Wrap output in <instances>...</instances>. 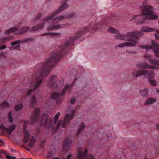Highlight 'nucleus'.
I'll return each mask as SVG.
<instances>
[{"label":"nucleus","mask_w":159,"mask_h":159,"mask_svg":"<svg viewBox=\"0 0 159 159\" xmlns=\"http://www.w3.org/2000/svg\"><path fill=\"white\" fill-rule=\"evenodd\" d=\"M8 119L10 122H12L13 121V118L11 115V112L10 111L8 114Z\"/></svg>","instance_id":"c9c22d12"},{"label":"nucleus","mask_w":159,"mask_h":159,"mask_svg":"<svg viewBox=\"0 0 159 159\" xmlns=\"http://www.w3.org/2000/svg\"><path fill=\"white\" fill-rule=\"evenodd\" d=\"M18 30V29L16 27H14L12 28H11L10 29L8 30H7L5 32V33L6 34H10L11 33L14 32L16 31H17Z\"/></svg>","instance_id":"b1692460"},{"label":"nucleus","mask_w":159,"mask_h":159,"mask_svg":"<svg viewBox=\"0 0 159 159\" xmlns=\"http://www.w3.org/2000/svg\"><path fill=\"white\" fill-rule=\"evenodd\" d=\"M76 99L75 98H71L70 101V103L71 104H73L75 103L76 101Z\"/></svg>","instance_id":"c03bdc74"},{"label":"nucleus","mask_w":159,"mask_h":159,"mask_svg":"<svg viewBox=\"0 0 159 159\" xmlns=\"http://www.w3.org/2000/svg\"><path fill=\"white\" fill-rule=\"evenodd\" d=\"M140 92L142 96H146L148 95V89L146 88L141 90Z\"/></svg>","instance_id":"a878e982"},{"label":"nucleus","mask_w":159,"mask_h":159,"mask_svg":"<svg viewBox=\"0 0 159 159\" xmlns=\"http://www.w3.org/2000/svg\"><path fill=\"white\" fill-rule=\"evenodd\" d=\"M64 25H53L52 26V27L49 28L48 30H52L55 29H59L61 28L62 27V26Z\"/></svg>","instance_id":"cd10ccee"},{"label":"nucleus","mask_w":159,"mask_h":159,"mask_svg":"<svg viewBox=\"0 0 159 159\" xmlns=\"http://www.w3.org/2000/svg\"><path fill=\"white\" fill-rule=\"evenodd\" d=\"M11 39L10 36L5 37L0 39V44H3L6 43Z\"/></svg>","instance_id":"aec40b11"},{"label":"nucleus","mask_w":159,"mask_h":159,"mask_svg":"<svg viewBox=\"0 0 159 159\" xmlns=\"http://www.w3.org/2000/svg\"><path fill=\"white\" fill-rule=\"evenodd\" d=\"M108 31L112 33H116L117 32L116 30L114 29L111 27H110L109 28Z\"/></svg>","instance_id":"58836bf2"},{"label":"nucleus","mask_w":159,"mask_h":159,"mask_svg":"<svg viewBox=\"0 0 159 159\" xmlns=\"http://www.w3.org/2000/svg\"><path fill=\"white\" fill-rule=\"evenodd\" d=\"M16 125H11L9 128H7L8 130H7V132L11 135V133L16 129Z\"/></svg>","instance_id":"5701e85b"},{"label":"nucleus","mask_w":159,"mask_h":159,"mask_svg":"<svg viewBox=\"0 0 159 159\" xmlns=\"http://www.w3.org/2000/svg\"><path fill=\"white\" fill-rule=\"evenodd\" d=\"M146 57H148V58H150V56H146Z\"/></svg>","instance_id":"0e129e2a"},{"label":"nucleus","mask_w":159,"mask_h":159,"mask_svg":"<svg viewBox=\"0 0 159 159\" xmlns=\"http://www.w3.org/2000/svg\"><path fill=\"white\" fill-rule=\"evenodd\" d=\"M7 47L5 45H2L0 46V50H2L6 48Z\"/></svg>","instance_id":"09e8293b"},{"label":"nucleus","mask_w":159,"mask_h":159,"mask_svg":"<svg viewBox=\"0 0 159 159\" xmlns=\"http://www.w3.org/2000/svg\"><path fill=\"white\" fill-rule=\"evenodd\" d=\"M88 159H93L94 157L92 155H89L88 156Z\"/></svg>","instance_id":"864d4df0"},{"label":"nucleus","mask_w":159,"mask_h":159,"mask_svg":"<svg viewBox=\"0 0 159 159\" xmlns=\"http://www.w3.org/2000/svg\"><path fill=\"white\" fill-rule=\"evenodd\" d=\"M9 106V104L8 103L6 102H3L1 104L0 107L2 108H3L5 107H7Z\"/></svg>","instance_id":"2f4dec72"},{"label":"nucleus","mask_w":159,"mask_h":159,"mask_svg":"<svg viewBox=\"0 0 159 159\" xmlns=\"http://www.w3.org/2000/svg\"><path fill=\"white\" fill-rule=\"evenodd\" d=\"M57 80L56 75H53L51 77L48 84L49 86H52L56 83Z\"/></svg>","instance_id":"ddd939ff"},{"label":"nucleus","mask_w":159,"mask_h":159,"mask_svg":"<svg viewBox=\"0 0 159 159\" xmlns=\"http://www.w3.org/2000/svg\"><path fill=\"white\" fill-rule=\"evenodd\" d=\"M51 97L52 98L56 100L58 104H60L62 101V97H60V94L57 93H52Z\"/></svg>","instance_id":"9d476101"},{"label":"nucleus","mask_w":159,"mask_h":159,"mask_svg":"<svg viewBox=\"0 0 159 159\" xmlns=\"http://www.w3.org/2000/svg\"><path fill=\"white\" fill-rule=\"evenodd\" d=\"M0 143H3V142L2 140H1L0 139Z\"/></svg>","instance_id":"e2e57ef3"},{"label":"nucleus","mask_w":159,"mask_h":159,"mask_svg":"<svg viewBox=\"0 0 159 159\" xmlns=\"http://www.w3.org/2000/svg\"><path fill=\"white\" fill-rule=\"evenodd\" d=\"M142 48L148 50L151 49L153 48V51L154 52L156 56L158 57H159V55H158L159 53V45L157 42L152 40V45L144 46Z\"/></svg>","instance_id":"20e7f679"},{"label":"nucleus","mask_w":159,"mask_h":159,"mask_svg":"<svg viewBox=\"0 0 159 159\" xmlns=\"http://www.w3.org/2000/svg\"><path fill=\"white\" fill-rule=\"evenodd\" d=\"M62 57V55L61 52L60 51L58 53H56L51 58H48L44 62L40 64V67L38 72L36 73L35 75L37 80H37L35 82V86L33 89H29L28 90L27 93L28 95H30L32 91L38 88L42 84L41 78L43 76L46 75L48 74L50 72V68L54 66L59 59Z\"/></svg>","instance_id":"f257e3e1"},{"label":"nucleus","mask_w":159,"mask_h":159,"mask_svg":"<svg viewBox=\"0 0 159 159\" xmlns=\"http://www.w3.org/2000/svg\"><path fill=\"white\" fill-rule=\"evenodd\" d=\"M44 23H42L33 27L32 28L31 31H36L39 30H41L44 27Z\"/></svg>","instance_id":"2eb2a0df"},{"label":"nucleus","mask_w":159,"mask_h":159,"mask_svg":"<svg viewBox=\"0 0 159 159\" xmlns=\"http://www.w3.org/2000/svg\"><path fill=\"white\" fill-rule=\"evenodd\" d=\"M149 61L150 62L151 64H154V65H158V62L157 60H155L153 59H151L150 58L148 59Z\"/></svg>","instance_id":"473e14b6"},{"label":"nucleus","mask_w":159,"mask_h":159,"mask_svg":"<svg viewBox=\"0 0 159 159\" xmlns=\"http://www.w3.org/2000/svg\"><path fill=\"white\" fill-rule=\"evenodd\" d=\"M65 1V2H67V1L68 0H64Z\"/></svg>","instance_id":"338daca9"},{"label":"nucleus","mask_w":159,"mask_h":159,"mask_svg":"<svg viewBox=\"0 0 159 159\" xmlns=\"http://www.w3.org/2000/svg\"><path fill=\"white\" fill-rule=\"evenodd\" d=\"M143 35V33L142 32L137 31L129 32L127 33V36L128 39V41H132L133 40H137L139 39L137 37H141Z\"/></svg>","instance_id":"0eeeda50"},{"label":"nucleus","mask_w":159,"mask_h":159,"mask_svg":"<svg viewBox=\"0 0 159 159\" xmlns=\"http://www.w3.org/2000/svg\"><path fill=\"white\" fill-rule=\"evenodd\" d=\"M155 98H147V100L145 103L146 105H149L151 104H153L156 101Z\"/></svg>","instance_id":"a211bd4d"},{"label":"nucleus","mask_w":159,"mask_h":159,"mask_svg":"<svg viewBox=\"0 0 159 159\" xmlns=\"http://www.w3.org/2000/svg\"><path fill=\"white\" fill-rule=\"evenodd\" d=\"M21 29V30L19 32V34H23L27 32L29 30V28L28 27H24L22 28Z\"/></svg>","instance_id":"4be33fe9"},{"label":"nucleus","mask_w":159,"mask_h":159,"mask_svg":"<svg viewBox=\"0 0 159 159\" xmlns=\"http://www.w3.org/2000/svg\"><path fill=\"white\" fill-rule=\"evenodd\" d=\"M23 105L22 104L17 105L15 107V109L16 111H18L21 109Z\"/></svg>","instance_id":"72a5a7b5"},{"label":"nucleus","mask_w":159,"mask_h":159,"mask_svg":"<svg viewBox=\"0 0 159 159\" xmlns=\"http://www.w3.org/2000/svg\"><path fill=\"white\" fill-rule=\"evenodd\" d=\"M137 66L139 69H154L155 68L154 66H149L147 63H140L137 64Z\"/></svg>","instance_id":"9b49d317"},{"label":"nucleus","mask_w":159,"mask_h":159,"mask_svg":"<svg viewBox=\"0 0 159 159\" xmlns=\"http://www.w3.org/2000/svg\"><path fill=\"white\" fill-rule=\"evenodd\" d=\"M130 42H126L119 44L118 46L115 47H122L125 46L127 47H134L136 46V43H139V42L138 40H133V41H129Z\"/></svg>","instance_id":"1a4fd4ad"},{"label":"nucleus","mask_w":159,"mask_h":159,"mask_svg":"<svg viewBox=\"0 0 159 159\" xmlns=\"http://www.w3.org/2000/svg\"><path fill=\"white\" fill-rule=\"evenodd\" d=\"M40 113V111L39 109L36 108L35 109L34 114L31 117V119L33 122L37 121L38 120Z\"/></svg>","instance_id":"f8f14e48"},{"label":"nucleus","mask_w":159,"mask_h":159,"mask_svg":"<svg viewBox=\"0 0 159 159\" xmlns=\"http://www.w3.org/2000/svg\"><path fill=\"white\" fill-rule=\"evenodd\" d=\"M60 116V113L58 112L55 115V116L54 119V123L56 124V122L57 120H58V118Z\"/></svg>","instance_id":"f704fd0d"},{"label":"nucleus","mask_w":159,"mask_h":159,"mask_svg":"<svg viewBox=\"0 0 159 159\" xmlns=\"http://www.w3.org/2000/svg\"><path fill=\"white\" fill-rule=\"evenodd\" d=\"M85 127V126L84 125L83 123H82L81 125L80 126V127L78 129V132L77 133V135H78L79 134V133L83 131V129Z\"/></svg>","instance_id":"c756f323"},{"label":"nucleus","mask_w":159,"mask_h":159,"mask_svg":"<svg viewBox=\"0 0 159 159\" xmlns=\"http://www.w3.org/2000/svg\"><path fill=\"white\" fill-rule=\"evenodd\" d=\"M20 159H24V158H20Z\"/></svg>","instance_id":"774afa93"},{"label":"nucleus","mask_w":159,"mask_h":159,"mask_svg":"<svg viewBox=\"0 0 159 159\" xmlns=\"http://www.w3.org/2000/svg\"><path fill=\"white\" fill-rule=\"evenodd\" d=\"M0 153H1H1H2L3 154H4V155H6L7 154V153L6 152H4V151H3V150H0Z\"/></svg>","instance_id":"6e6d98bb"},{"label":"nucleus","mask_w":159,"mask_h":159,"mask_svg":"<svg viewBox=\"0 0 159 159\" xmlns=\"http://www.w3.org/2000/svg\"><path fill=\"white\" fill-rule=\"evenodd\" d=\"M28 123V121H25L24 122V125H23V131H25L26 130H26V128L27 125V124Z\"/></svg>","instance_id":"a19ab883"},{"label":"nucleus","mask_w":159,"mask_h":159,"mask_svg":"<svg viewBox=\"0 0 159 159\" xmlns=\"http://www.w3.org/2000/svg\"><path fill=\"white\" fill-rule=\"evenodd\" d=\"M157 129L158 130L159 129V125L158 124L157 125Z\"/></svg>","instance_id":"052dcab7"},{"label":"nucleus","mask_w":159,"mask_h":159,"mask_svg":"<svg viewBox=\"0 0 159 159\" xmlns=\"http://www.w3.org/2000/svg\"><path fill=\"white\" fill-rule=\"evenodd\" d=\"M0 128L1 129H5V130L6 131L7 130H8V129L7 128H6L3 126V125H0Z\"/></svg>","instance_id":"3c124183"},{"label":"nucleus","mask_w":159,"mask_h":159,"mask_svg":"<svg viewBox=\"0 0 159 159\" xmlns=\"http://www.w3.org/2000/svg\"><path fill=\"white\" fill-rule=\"evenodd\" d=\"M35 143V139L33 136L31 137L30 139V142L29 144V146L30 148H33L34 147V143Z\"/></svg>","instance_id":"412c9836"},{"label":"nucleus","mask_w":159,"mask_h":159,"mask_svg":"<svg viewBox=\"0 0 159 159\" xmlns=\"http://www.w3.org/2000/svg\"><path fill=\"white\" fill-rule=\"evenodd\" d=\"M70 44V43L69 42H67L64 44L61 45V46L59 48V50H60L61 49V51H63L64 49L66 48L67 46L69 45Z\"/></svg>","instance_id":"bb28decb"},{"label":"nucleus","mask_w":159,"mask_h":159,"mask_svg":"<svg viewBox=\"0 0 159 159\" xmlns=\"http://www.w3.org/2000/svg\"><path fill=\"white\" fill-rule=\"evenodd\" d=\"M148 81L152 85L154 86L156 85V82L154 80H149Z\"/></svg>","instance_id":"e433bc0d"},{"label":"nucleus","mask_w":159,"mask_h":159,"mask_svg":"<svg viewBox=\"0 0 159 159\" xmlns=\"http://www.w3.org/2000/svg\"><path fill=\"white\" fill-rule=\"evenodd\" d=\"M20 43V41L19 40L15 41L11 43V46H14L16 44H18Z\"/></svg>","instance_id":"79ce46f5"},{"label":"nucleus","mask_w":159,"mask_h":159,"mask_svg":"<svg viewBox=\"0 0 159 159\" xmlns=\"http://www.w3.org/2000/svg\"><path fill=\"white\" fill-rule=\"evenodd\" d=\"M65 18V17L63 16H60L57 18L54 19L55 20H57L58 21H60L61 20L64 19Z\"/></svg>","instance_id":"4c0bfd02"},{"label":"nucleus","mask_w":159,"mask_h":159,"mask_svg":"<svg viewBox=\"0 0 159 159\" xmlns=\"http://www.w3.org/2000/svg\"><path fill=\"white\" fill-rule=\"evenodd\" d=\"M89 30V29L88 28H85L84 29V31L85 32H87Z\"/></svg>","instance_id":"bf43d9fd"},{"label":"nucleus","mask_w":159,"mask_h":159,"mask_svg":"<svg viewBox=\"0 0 159 159\" xmlns=\"http://www.w3.org/2000/svg\"><path fill=\"white\" fill-rule=\"evenodd\" d=\"M74 111H73V114L70 115L68 114H66L65 116L64 120L62 124V127L65 128L66 127V124L69 123L71 120L73 119L74 116H73Z\"/></svg>","instance_id":"6e6552de"},{"label":"nucleus","mask_w":159,"mask_h":159,"mask_svg":"<svg viewBox=\"0 0 159 159\" xmlns=\"http://www.w3.org/2000/svg\"><path fill=\"white\" fill-rule=\"evenodd\" d=\"M41 122H43L42 125L46 127L51 128L52 126L53 123L52 119L45 114H43ZM43 126V125H42Z\"/></svg>","instance_id":"39448f33"},{"label":"nucleus","mask_w":159,"mask_h":159,"mask_svg":"<svg viewBox=\"0 0 159 159\" xmlns=\"http://www.w3.org/2000/svg\"><path fill=\"white\" fill-rule=\"evenodd\" d=\"M154 73L153 71L152 70H134L132 72V75L134 77H137L143 75H146L148 76L151 77Z\"/></svg>","instance_id":"7ed1b4c3"},{"label":"nucleus","mask_w":159,"mask_h":159,"mask_svg":"<svg viewBox=\"0 0 159 159\" xmlns=\"http://www.w3.org/2000/svg\"><path fill=\"white\" fill-rule=\"evenodd\" d=\"M148 0H145L143 3V7L142 9L141 14L144 15H147L148 16L142 17L140 16H134L132 19H135L137 17H139L138 19L139 20L137 22L138 24H143L146 20H152L157 19L158 16L154 14L153 8L152 7L149 5H144L145 3L148 2Z\"/></svg>","instance_id":"f03ea898"},{"label":"nucleus","mask_w":159,"mask_h":159,"mask_svg":"<svg viewBox=\"0 0 159 159\" xmlns=\"http://www.w3.org/2000/svg\"><path fill=\"white\" fill-rule=\"evenodd\" d=\"M20 45H18L15 46L14 47H11V48H12L11 49L13 50H20Z\"/></svg>","instance_id":"a18cd8bd"},{"label":"nucleus","mask_w":159,"mask_h":159,"mask_svg":"<svg viewBox=\"0 0 159 159\" xmlns=\"http://www.w3.org/2000/svg\"><path fill=\"white\" fill-rule=\"evenodd\" d=\"M157 33H155V36L156 39L157 40H158L159 39V37L157 36Z\"/></svg>","instance_id":"13d9d810"},{"label":"nucleus","mask_w":159,"mask_h":159,"mask_svg":"<svg viewBox=\"0 0 159 159\" xmlns=\"http://www.w3.org/2000/svg\"><path fill=\"white\" fill-rule=\"evenodd\" d=\"M53 159H60V158L58 157H53Z\"/></svg>","instance_id":"680f3d73"},{"label":"nucleus","mask_w":159,"mask_h":159,"mask_svg":"<svg viewBox=\"0 0 159 159\" xmlns=\"http://www.w3.org/2000/svg\"><path fill=\"white\" fill-rule=\"evenodd\" d=\"M74 16V13L67 14L66 15L65 18L66 19L70 18L73 17Z\"/></svg>","instance_id":"ea45409f"},{"label":"nucleus","mask_w":159,"mask_h":159,"mask_svg":"<svg viewBox=\"0 0 159 159\" xmlns=\"http://www.w3.org/2000/svg\"><path fill=\"white\" fill-rule=\"evenodd\" d=\"M32 40V38H27L26 39H25L23 40V42H26L29 41H31Z\"/></svg>","instance_id":"8fccbe9b"},{"label":"nucleus","mask_w":159,"mask_h":159,"mask_svg":"<svg viewBox=\"0 0 159 159\" xmlns=\"http://www.w3.org/2000/svg\"><path fill=\"white\" fill-rule=\"evenodd\" d=\"M60 35V33H46L43 34H42L41 35L43 36H48V35H52V36H55V35Z\"/></svg>","instance_id":"393cba45"},{"label":"nucleus","mask_w":159,"mask_h":159,"mask_svg":"<svg viewBox=\"0 0 159 159\" xmlns=\"http://www.w3.org/2000/svg\"><path fill=\"white\" fill-rule=\"evenodd\" d=\"M36 103V100L35 97L34 96L33 97V98L31 100V103L32 105L33 106V105Z\"/></svg>","instance_id":"37998d69"},{"label":"nucleus","mask_w":159,"mask_h":159,"mask_svg":"<svg viewBox=\"0 0 159 159\" xmlns=\"http://www.w3.org/2000/svg\"><path fill=\"white\" fill-rule=\"evenodd\" d=\"M88 152V150L86 148L82 153H79L78 159H86V154Z\"/></svg>","instance_id":"4468645a"},{"label":"nucleus","mask_w":159,"mask_h":159,"mask_svg":"<svg viewBox=\"0 0 159 159\" xmlns=\"http://www.w3.org/2000/svg\"><path fill=\"white\" fill-rule=\"evenodd\" d=\"M157 91L159 92V89H158L157 90Z\"/></svg>","instance_id":"69168bd1"},{"label":"nucleus","mask_w":159,"mask_h":159,"mask_svg":"<svg viewBox=\"0 0 159 159\" xmlns=\"http://www.w3.org/2000/svg\"><path fill=\"white\" fill-rule=\"evenodd\" d=\"M25 133L24 138L23 139V141L25 143H27L28 140L30 139V134L28 130H26L24 131Z\"/></svg>","instance_id":"dca6fc26"},{"label":"nucleus","mask_w":159,"mask_h":159,"mask_svg":"<svg viewBox=\"0 0 159 159\" xmlns=\"http://www.w3.org/2000/svg\"><path fill=\"white\" fill-rule=\"evenodd\" d=\"M80 37L78 36H75L74 37H72L71 38L70 40L71 41H73L75 40V39H79Z\"/></svg>","instance_id":"49530a36"},{"label":"nucleus","mask_w":159,"mask_h":159,"mask_svg":"<svg viewBox=\"0 0 159 159\" xmlns=\"http://www.w3.org/2000/svg\"><path fill=\"white\" fill-rule=\"evenodd\" d=\"M69 85L68 84H66L64 89L62 91L61 95V97H62V96L65 93L66 90L69 88Z\"/></svg>","instance_id":"c85d7f7f"},{"label":"nucleus","mask_w":159,"mask_h":159,"mask_svg":"<svg viewBox=\"0 0 159 159\" xmlns=\"http://www.w3.org/2000/svg\"><path fill=\"white\" fill-rule=\"evenodd\" d=\"M115 38L117 39L124 40H127L128 41V39L127 36V34L126 35L121 34L120 35H116L115 36Z\"/></svg>","instance_id":"f3484780"},{"label":"nucleus","mask_w":159,"mask_h":159,"mask_svg":"<svg viewBox=\"0 0 159 159\" xmlns=\"http://www.w3.org/2000/svg\"><path fill=\"white\" fill-rule=\"evenodd\" d=\"M68 7V6L67 4V2H65L62 6H61L59 7L58 10L55 11L54 13L52 14L51 15L47 16V17L43 19V21H46L48 20L53 18L57 14L60 12H62Z\"/></svg>","instance_id":"423d86ee"},{"label":"nucleus","mask_w":159,"mask_h":159,"mask_svg":"<svg viewBox=\"0 0 159 159\" xmlns=\"http://www.w3.org/2000/svg\"><path fill=\"white\" fill-rule=\"evenodd\" d=\"M72 157V156L71 155H69L67 156V157L64 159H70Z\"/></svg>","instance_id":"4d7b16f0"},{"label":"nucleus","mask_w":159,"mask_h":159,"mask_svg":"<svg viewBox=\"0 0 159 159\" xmlns=\"http://www.w3.org/2000/svg\"><path fill=\"white\" fill-rule=\"evenodd\" d=\"M154 29L148 26H144L142 27V31L143 32H149L154 31Z\"/></svg>","instance_id":"6ab92c4d"},{"label":"nucleus","mask_w":159,"mask_h":159,"mask_svg":"<svg viewBox=\"0 0 159 159\" xmlns=\"http://www.w3.org/2000/svg\"><path fill=\"white\" fill-rule=\"evenodd\" d=\"M59 122L57 124V126H56V129H58L59 128L60 126L61 125V121H58Z\"/></svg>","instance_id":"603ef678"},{"label":"nucleus","mask_w":159,"mask_h":159,"mask_svg":"<svg viewBox=\"0 0 159 159\" xmlns=\"http://www.w3.org/2000/svg\"><path fill=\"white\" fill-rule=\"evenodd\" d=\"M42 15L41 14H39L38 16H37L36 18V20H37L39 19L42 16Z\"/></svg>","instance_id":"5fc2aeb1"},{"label":"nucleus","mask_w":159,"mask_h":159,"mask_svg":"<svg viewBox=\"0 0 159 159\" xmlns=\"http://www.w3.org/2000/svg\"><path fill=\"white\" fill-rule=\"evenodd\" d=\"M72 141L69 139H67L63 143V146L64 147L67 146L69 143H71Z\"/></svg>","instance_id":"7c9ffc66"},{"label":"nucleus","mask_w":159,"mask_h":159,"mask_svg":"<svg viewBox=\"0 0 159 159\" xmlns=\"http://www.w3.org/2000/svg\"><path fill=\"white\" fill-rule=\"evenodd\" d=\"M6 157L7 159H14L16 158L15 157H11L9 155H6Z\"/></svg>","instance_id":"de8ad7c7"}]
</instances>
